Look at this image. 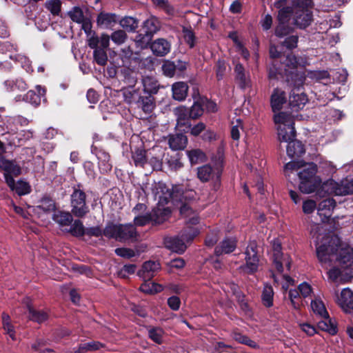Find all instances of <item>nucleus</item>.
Instances as JSON below:
<instances>
[{"label":"nucleus","instance_id":"338daca9","mask_svg":"<svg viewBox=\"0 0 353 353\" xmlns=\"http://www.w3.org/2000/svg\"><path fill=\"white\" fill-rule=\"evenodd\" d=\"M183 37L185 42L189 45L190 48H193L194 46V41L195 37L194 32L188 28H183Z\"/></svg>","mask_w":353,"mask_h":353},{"label":"nucleus","instance_id":"c03bdc74","mask_svg":"<svg viewBox=\"0 0 353 353\" xmlns=\"http://www.w3.org/2000/svg\"><path fill=\"white\" fill-rule=\"evenodd\" d=\"M145 282L140 286V290L143 292L148 294H154L161 292L163 287L161 285L152 282L150 280H144Z\"/></svg>","mask_w":353,"mask_h":353},{"label":"nucleus","instance_id":"bb28decb","mask_svg":"<svg viewBox=\"0 0 353 353\" xmlns=\"http://www.w3.org/2000/svg\"><path fill=\"white\" fill-rule=\"evenodd\" d=\"M174 115L176 117V126L190 127L189 122V110L184 106H179L174 110Z\"/></svg>","mask_w":353,"mask_h":353},{"label":"nucleus","instance_id":"4468645a","mask_svg":"<svg viewBox=\"0 0 353 353\" xmlns=\"http://www.w3.org/2000/svg\"><path fill=\"white\" fill-rule=\"evenodd\" d=\"M160 269L159 262L148 261L143 264L141 270L138 272V275L143 280H151Z\"/></svg>","mask_w":353,"mask_h":353},{"label":"nucleus","instance_id":"cd10ccee","mask_svg":"<svg viewBox=\"0 0 353 353\" xmlns=\"http://www.w3.org/2000/svg\"><path fill=\"white\" fill-rule=\"evenodd\" d=\"M336 203L332 198H329L322 201L317 208L318 214L320 216L329 217L332 215L333 210L335 208Z\"/></svg>","mask_w":353,"mask_h":353},{"label":"nucleus","instance_id":"aec40b11","mask_svg":"<svg viewBox=\"0 0 353 353\" xmlns=\"http://www.w3.org/2000/svg\"><path fill=\"white\" fill-rule=\"evenodd\" d=\"M236 247V239L234 237H227L215 248L214 253L216 256L229 254L232 252Z\"/></svg>","mask_w":353,"mask_h":353},{"label":"nucleus","instance_id":"e433bc0d","mask_svg":"<svg viewBox=\"0 0 353 353\" xmlns=\"http://www.w3.org/2000/svg\"><path fill=\"white\" fill-rule=\"evenodd\" d=\"M141 103L142 110L146 114H150L155 107L154 98L150 95L147 97H141L138 101Z\"/></svg>","mask_w":353,"mask_h":353},{"label":"nucleus","instance_id":"6e6d98bb","mask_svg":"<svg viewBox=\"0 0 353 353\" xmlns=\"http://www.w3.org/2000/svg\"><path fill=\"white\" fill-rule=\"evenodd\" d=\"M94 59L97 64L100 65H105L108 61V56L106 52L103 49H96L94 50Z\"/></svg>","mask_w":353,"mask_h":353},{"label":"nucleus","instance_id":"f3484780","mask_svg":"<svg viewBox=\"0 0 353 353\" xmlns=\"http://www.w3.org/2000/svg\"><path fill=\"white\" fill-rule=\"evenodd\" d=\"M286 2L279 0L274 2V7L279 9L278 13L279 22L288 23L291 16H294V6L292 7L284 6Z\"/></svg>","mask_w":353,"mask_h":353},{"label":"nucleus","instance_id":"69168bd1","mask_svg":"<svg viewBox=\"0 0 353 353\" xmlns=\"http://www.w3.org/2000/svg\"><path fill=\"white\" fill-rule=\"evenodd\" d=\"M243 129L242 121L236 119V124L233 125L231 129V136L234 140H239L240 138V130Z\"/></svg>","mask_w":353,"mask_h":353},{"label":"nucleus","instance_id":"37998d69","mask_svg":"<svg viewBox=\"0 0 353 353\" xmlns=\"http://www.w3.org/2000/svg\"><path fill=\"white\" fill-rule=\"evenodd\" d=\"M120 26L128 32H134L138 28V21L132 17H125L119 20Z\"/></svg>","mask_w":353,"mask_h":353},{"label":"nucleus","instance_id":"ddd939ff","mask_svg":"<svg viewBox=\"0 0 353 353\" xmlns=\"http://www.w3.org/2000/svg\"><path fill=\"white\" fill-rule=\"evenodd\" d=\"M6 182L9 188L12 191H15L18 195L28 194L31 192V187L26 181L21 179L15 182L12 176H6Z\"/></svg>","mask_w":353,"mask_h":353},{"label":"nucleus","instance_id":"f8f14e48","mask_svg":"<svg viewBox=\"0 0 353 353\" xmlns=\"http://www.w3.org/2000/svg\"><path fill=\"white\" fill-rule=\"evenodd\" d=\"M308 102L307 95L299 88H294L290 95L289 103L291 108L294 110H301Z\"/></svg>","mask_w":353,"mask_h":353},{"label":"nucleus","instance_id":"7c9ffc66","mask_svg":"<svg viewBox=\"0 0 353 353\" xmlns=\"http://www.w3.org/2000/svg\"><path fill=\"white\" fill-rule=\"evenodd\" d=\"M142 83L144 92L150 95L157 93L159 84L155 78L150 76L144 77L142 79Z\"/></svg>","mask_w":353,"mask_h":353},{"label":"nucleus","instance_id":"423d86ee","mask_svg":"<svg viewBox=\"0 0 353 353\" xmlns=\"http://www.w3.org/2000/svg\"><path fill=\"white\" fill-rule=\"evenodd\" d=\"M199 234V230L192 227L185 228L179 236L165 239V246L172 252L182 254L187 248V243L191 242Z\"/></svg>","mask_w":353,"mask_h":353},{"label":"nucleus","instance_id":"0e129e2a","mask_svg":"<svg viewBox=\"0 0 353 353\" xmlns=\"http://www.w3.org/2000/svg\"><path fill=\"white\" fill-rule=\"evenodd\" d=\"M299 41V37L296 35H292L287 37L282 45L289 50H292L296 48L297 47V43Z\"/></svg>","mask_w":353,"mask_h":353},{"label":"nucleus","instance_id":"bf43d9fd","mask_svg":"<svg viewBox=\"0 0 353 353\" xmlns=\"http://www.w3.org/2000/svg\"><path fill=\"white\" fill-rule=\"evenodd\" d=\"M163 334V330L159 327H152L148 331L149 337L153 341L159 344L162 343Z\"/></svg>","mask_w":353,"mask_h":353},{"label":"nucleus","instance_id":"49530a36","mask_svg":"<svg viewBox=\"0 0 353 353\" xmlns=\"http://www.w3.org/2000/svg\"><path fill=\"white\" fill-rule=\"evenodd\" d=\"M38 210H42L44 213L48 214L53 212L55 210V203L53 200L49 198H44L40 201V204L37 207Z\"/></svg>","mask_w":353,"mask_h":353},{"label":"nucleus","instance_id":"2f4dec72","mask_svg":"<svg viewBox=\"0 0 353 353\" xmlns=\"http://www.w3.org/2000/svg\"><path fill=\"white\" fill-rule=\"evenodd\" d=\"M96 156L99 161V167L103 172H107L112 169L110 155L104 150H99L97 152Z\"/></svg>","mask_w":353,"mask_h":353},{"label":"nucleus","instance_id":"774afa93","mask_svg":"<svg viewBox=\"0 0 353 353\" xmlns=\"http://www.w3.org/2000/svg\"><path fill=\"white\" fill-rule=\"evenodd\" d=\"M150 221H152V214H144L134 218V222L136 225L143 226L148 224Z\"/></svg>","mask_w":353,"mask_h":353},{"label":"nucleus","instance_id":"4d7b16f0","mask_svg":"<svg viewBox=\"0 0 353 353\" xmlns=\"http://www.w3.org/2000/svg\"><path fill=\"white\" fill-rule=\"evenodd\" d=\"M115 253L121 257L130 259L136 256H139L140 254V252L137 250H134L130 248H117L115 250Z\"/></svg>","mask_w":353,"mask_h":353},{"label":"nucleus","instance_id":"8fccbe9b","mask_svg":"<svg viewBox=\"0 0 353 353\" xmlns=\"http://www.w3.org/2000/svg\"><path fill=\"white\" fill-rule=\"evenodd\" d=\"M305 163L302 161H290L285 164L284 172L286 176L290 177L291 174L303 168Z\"/></svg>","mask_w":353,"mask_h":353},{"label":"nucleus","instance_id":"5701e85b","mask_svg":"<svg viewBox=\"0 0 353 353\" xmlns=\"http://www.w3.org/2000/svg\"><path fill=\"white\" fill-rule=\"evenodd\" d=\"M270 102L271 107L274 112L281 110L283 104L286 102L285 92L279 88L274 89L271 95Z\"/></svg>","mask_w":353,"mask_h":353},{"label":"nucleus","instance_id":"20e7f679","mask_svg":"<svg viewBox=\"0 0 353 353\" xmlns=\"http://www.w3.org/2000/svg\"><path fill=\"white\" fill-rule=\"evenodd\" d=\"M312 0H294L293 24L299 29H305L313 21Z\"/></svg>","mask_w":353,"mask_h":353},{"label":"nucleus","instance_id":"c85d7f7f","mask_svg":"<svg viewBox=\"0 0 353 353\" xmlns=\"http://www.w3.org/2000/svg\"><path fill=\"white\" fill-rule=\"evenodd\" d=\"M172 90L174 99L180 101L184 100L187 97L188 86L184 82H176L172 85Z\"/></svg>","mask_w":353,"mask_h":353},{"label":"nucleus","instance_id":"dca6fc26","mask_svg":"<svg viewBox=\"0 0 353 353\" xmlns=\"http://www.w3.org/2000/svg\"><path fill=\"white\" fill-rule=\"evenodd\" d=\"M36 90L37 93L34 90H29L23 95V100L35 106L39 105L41 103V100L46 101L44 98L46 90L41 85H37Z\"/></svg>","mask_w":353,"mask_h":353},{"label":"nucleus","instance_id":"72a5a7b5","mask_svg":"<svg viewBox=\"0 0 353 353\" xmlns=\"http://www.w3.org/2000/svg\"><path fill=\"white\" fill-rule=\"evenodd\" d=\"M236 79L238 81L239 85L242 88H245L249 85V77L245 74L243 66L241 63H236L234 68Z\"/></svg>","mask_w":353,"mask_h":353},{"label":"nucleus","instance_id":"f03ea898","mask_svg":"<svg viewBox=\"0 0 353 353\" xmlns=\"http://www.w3.org/2000/svg\"><path fill=\"white\" fill-rule=\"evenodd\" d=\"M325 231L319 224H314L311 231L315 239L316 256L322 265H330V262L336 260L343 268L352 267L353 247Z\"/></svg>","mask_w":353,"mask_h":353},{"label":"nucleus","instance_id":"b1692460","mask_svg":"<svg viewBox=\"0 0 353 353\" xmlns=\"http://www.w3.org/2000/svg\"><path fill=\"white\" fill-rule=\"evenodd\" d=\"M3 85L7 92H23L28 89L27 83L21 78L6 80Z\"/></svg>","mask_w":353,"mask_h":353},{"label":"nucleus","instance_id":"052dcab7","mask_svg":"<svg viewBox=\"0 0 353 353\" xmlns=\"http://www.w3.org/2000/svg\"><path fill=\"white\" fill-rule=\"evenodd\" d=\"M69 16L73 21L78 23L83 22L85 19L83 11L78 7H74L71 11H70Z\"/></svg>","mask_w":353,"mask_h":353},{"label":"nucleus","instance_id":"3c124183","mask_svg":"<svg viewBox=\"0 0 353 353\" xmlns=\"http://www.w3.org/2000/svg\"><path fill=\"white\" fill-rule=\"evenodd\" d=\"M45 7L53 15H59L61 12V1L60 0H48L45 3Z\"/></svg>","mask_w":353,"mask_h":353},{"label":"nucleus","instance_id":"0eeeda50","mask_svg":"<svg viewBox=\"0 0 353 353\" xmlns=\"http://www.w3.org/2000/svg\"><path fill=\"white\" fill-rule=\"evenodd\" d=\"M274 121L277 126L278 138L281 142L288 143L295 139L294 121L290 114L279 112L274 115Z\"/></svg>","mask_w":353,"mask_h":353},{"label":"nucleus","instance_id":"de8ad7c7","mask_svg":"<svg viewBox=\"0 0 353 353\" xmlns=\"http://www.w3.org/2000/svg\"><path fill=\"white\" fill-rule=\"evenodd\" d=\"M3 327L6 334L12 339L15 340V332L13 325L10 323V318L8 314L3 313L2 314Z\"/></svg>","mask_w":353,"mask_h":353},{"label":"nucleus","instance_id":"5fc2aeb1","mask_svg":"<svg viewBox=\"0 0 353 353\" xmlns=\"http://www.w3.org/2000/svg\"><path fill=\"white\" fill-rule=\"evenodd\" d=\"M152 35L145 32L144 34H139L135 38L137 45L141 48L148 46L152 39Z\"/></svg>","mask_w":353,"mask_h":353},{"label":"nucleus","instance_id":"2eb2a0df","mask_svg":"<svg viewBox=\"0 0 353 353\" xmlns=\"http://www.w3.org/2000/svg\"><path fill=\"white\" fill-rule=\"evenodd\" d=\"M337 303L345 312L353 311V292L348 288L343 289L337 299Z\"/></svg>","mask_w":353,"mask_h":353},{"label":"nucleus","instance_id":"79ce46f5","mask_svg":"<svg viewBox=\"0 0 353 353\" xmlns=\"http://www.w3.org/2000/svg\"><path fill=\"white\" fill-rule=\"evenodd\" d=\"M311 308L313 312L320 317H327L328 312L326 310L324 303L320 299H314L311 302Z\"/></svg>","mask_w":353,"mask_h":353},{"label":"nucleus","instance_id":"a211bd4d","mask_svg":"<svg viewBox=\"0 0 353 353\" xmlns=\"http://www.w3.org/2000/svg\"><path fill=\"white\" fill-rule=\"evenodd\" d=\"M23 303L26 305L28 310L30 320L41 323L48 319V314L46 312L34 309L31 305V300L28 297L23 299Z\"/></svg>","mask_w":353,"mask_h":353},{"label":"nucleus","instance_id":"6e6552de","mask_svg":"<svg viewBox=\"0 0 353 353\" xmlns=\"http://www.w3.org/2000/svg\"><path fill=\"white\" fill-rule=\"evenodd\" d=\"M103 235L108 238H112L117 241L124 242L130 240H137L138 233L132 224L117 225L108 223L103 230Z\"/></svg>","mask_w":353,"mask_h":353},{"label":"nucleus","instance_id":"f257e3e1","mask_svg":"<svg viewBox=\"0 0 353 353\" xmlns=\"http://www.w3.org/2000/svg\"><path fill=\"white\" fill-rule=\"evenodd\" d=\"M154 199L157 201V206L152 210V221L160 224L168 219L171 214L170 207L165 206L170 201L174 203H180V213L190 225H196L199 223L197 213L190 205L189 202L194 200L196 192L192 190H184L180 186H174L172 191L165 183L159 182L152 188Z\"/></svg>","mask_w":353,"mask_h":353},{"label":"nucleus","instance_id":"39448f33","mask_svg":"<svg viewBox=\"0 0 353 353\" xmlns=\"http://www.w3.org/2000/svg\"><path fill=\"white\" fill-rule=\"evenodd\" d=\"M353 194V179L345 178L339 182L329 179L321 186L318 195L323 197L326 195L345 196Z\"/></svg>","mask_w":353,"mask_h":353},{"label":"nucleus","instance_id":"c9c22d12","mask_svg":"<svg viewBox=\"0 0 353 353\" xmlns=\"http://www.w3.org/2000/svg\"><path fill=\"white\" fill-rule=\"evenodd\" d=\"M192 164H197L206 161L205 154L200 149H194L186 152Z\"/></svg>","mask_w":353,"mask_h":353},{"label":"nucleus","instance_id":"6ab92c4d","mask_svg":"<svg viewBox=\"0 0 353 353\" xmlns=\"http://www.w3.org/2000/svg\"><path fill=\"white\" fill-rule=\"evenodd\" d=\"M151 50L156 56L163 57L170 52V43L165 39H157L150 45Z\"/></svg>","mask_w":353,"mask_h":353},{"label":"nucleus","instance_id":"9b49d317","mask_svg":"<svg viewBox=\"0 0 353 353\" xmlns=\"http://www.w3.org/2000/svg\"><path fill=\"white\" fill-rule=\"evenodd\" d=\"M245 263L240 268L248 274L256 272L259 268V259L257 254L256 245L254 242L249 243L245 251Z\"/></svg>","mask_w":353,"mask_h":353},{"label":"nucleus","instance_id":"4be33fe9","mask_svg":"<svg viewBox=\"0 0 353 353\" xmlns=\"http://www.w3.org/2000/svg\"><path fill=\"white\" fill-rule=\"evenodd\" d=\"M97 21L99 26L111 29L119 21V18L115 14L101 12L98 15Z\"/></svg>","mask_w":353,"mask_h":353},{"label":"nucleus","instance_id":"603ef678","mask_svg":"<svg viewBox=\"0 0 353 353\" xmlns=\"http://www.w3.org/2000/svg\"><path fill=\"white\" fill-rule=\"evenodd\" d=\"M292 30V28L288 26V23L279 22L275 28L274 33L276 37L282 38L289 34Z\"/></svg>","mask_w":353,"mask_h":353},{"label":"nucleus","instance_id":"c756f323","mask_svg":"<svg viewBox=\"0 0 353 353\" xmlns=\"http://www.w3.org/2000/svg\"><path fill=\"white\" fill-rule=\"evenodd\" d=\"M304 153L305 148L301 141L293 139L288 143L287 154L290 157H299Z\"/></svg>","mask_w":353,"mask_h":353},{"label":"nucleus","instance_id":"393cba45","mask_svg":"<svg viewBox=\"0 0 353 353\" xmlns=\"http://www.w3.org/2000/svg\"><path fill=\"white\" fill-rule=\"evenodd\" d=\"M0 168L5 171L4 178L6 176H18L21 174V167L14 162L0 159Z\"/></svg>","mask_w":353,"mask_h":353},{"label":"nucleus","instance_id":"7ed1b4c3","mask_svg":"<svg viewBox=\"0 0 353 353\" xmlns=\"http://www.w3.org/2000/svg\"><path fill=\"white\" fill-rule=\"evenodd\" d=\"M305 166L298 172L300 180L299 189L305 194H310L321 190V179L316 175L317 166L314 163H305Z\"/></svg>","mask_w":353,"mask_h":353},{"label":"nucleus","instance_id":"412c9836","mask_svg":"<svg viewBox=\"0 0 353 353\" xmlns=\"http://www.w3.org/2000/svg\"><path fill=\"white\" fill-rule=\"evenodd\" d=\"M52 219L63 232L73 221L72 215L69 212L58 211L53 214Z\"/></svg>","mask_w":353,"mask_h":353},{"label":"nucleus","instance_id":"a878e982","mask_svg":"<svg viewBox=\"0 0 353 353\" xmlns=\"http://www.w3.org/2000/svg\"><path fill=\"white\" fill-rule=\"evenodd\" d=\"M168 143L172 150H181L186 147L188 139L183 134H172L169 137Z\"/></svg>","mask_w":353,"mask_h":353},{"label":"nucleus","instance_id":"ea45409f","mask_svg":"<svg viewBox=\"0 0 353 353\" xmlns=\"http://www.w3.org/2000/svg\"><path fill=\"white\" fill-rule=\"evenodd\" d=\"M160 28L159 20L155 17H150L145 21L143 24L144 32L153 36Z\"/></svg>","mask_w":353,"mask_h":353},{"label":"nucleus","instance_id":"13d9d810","mask_svg":"<svg viewBox=\"0 0 353 353\" xmlns=\"http://www.w3.org/2000/svg\"><path fill=\"white\" fill-rule=\"evenodd\" d=\"M17 51V45L10 43V41H0V53L13 54L14 52Z\"/></svg>","mask_w":353,"mask_h":353},{"label":"nucleus","instance_id":"a19ab883","mask_svg":"<svg viewBox=\"0 0 353 353\" xmlns=\"http://www.w3.org/2000/svg\"><path fill=\"white\" fill-rule=\"evenodd\" d=\"M273 296L274 291L272 287L268 284L265 285L261 295L263 305L268 307L272 306Z\"/></svg>","mask_w":353,"mask_h":353},{"label":"nucleus","instance_id":"e2e57ef3","mask_svg":"<svg viewBox=\"0 0 353 353\" xmlns=\"http://www.w3.org/2000/svg\"><path fill=\"white\" fill-rule=\"evenodd\" d=\"M203 112V108L201 105L199 103H194L191 107L190 110H189V117L191 119H197L200 116L202 115Z\"/></svg>","mask_w":353,"mask_h":353},{"label":"nucleus","instance_id":"473e14b6","mask_svg":"<svg viewBox=\"0 0 353 353\" xmlns=\"http://www.w3.org/2000/svg\"><path fill=\"white\" fill-rule=\"evenodd\" d=\"M64 232L71 234L76 237H81L85 234V228L81 221L76 219L72 221L70 228L64 230Z\"/></svg>","mask_w":353,"mask_h":353},{"label":"nucleus","instance_id":"9d476101","mask_svg":"<svg viewBox=\"0 0 353 353\" xmlns=\"http://www.w3.org/2000/svg\"><path fill=\"white\" fill-rule=\"evenodd\" d=\"M281 243L279 239H275L272 241V249L270 252V257L279 273L283 272V265L285 263L288 270L290 268L291 260L288 256H284L282 252Z\"/></svg>","mask_w":353,"mask_h":353},{"label":"nucleus","instance_id":"4c0bfd02","mask_svg":"<svg viewBox=\"0 0 353 353\" xmlns=\"http://www.w3.org/2000/svg\"><path fill=\"white\" fill-rule=\"evenodd\" d=\"M9 57L11 60L18 62L21 64V67L27 72H32L33 69L31 65V62L29 59L21 54H10Z\"/></svg>","mask_w":353,"mask_h":353},{"label":"nucleus","instance_id":"a18cd8bd","mask_svg":"<svg viewBox=\"0 0 353 353\" xmlns=\"http://www.w3.org/2000/svg\"><path fill=\"white\" fill-rule=\"evenodd\" d=\"M321 318L323 319L319 322V327L321 330L326 331L332 335L336 334L337 327L334 323L331 322V320L329 319V316L327 317Z\"/></svg>","mask_w":353,"mask_h":353},{"label":"nucleus","instance_id":"1a4fd4ad","mask_svg":"<svg viewBox=\"0 0 353 353\" xmlns=\"http://www.w3.org/2000/svg\"><path fill=\"white\" fill-rule=\"evenodd\" d=\"M85 193L80 189H74L71 194V213L76 217L82 218L89 212L86 205Z\"/></svg>","mask_w":353,"mask_h":353},{"label":"nucleus","instance_id":"680f3d73","mask_svg":"<svg viewBox=\"0 0 353 353\" xmlns=\"http://www.w3.org/2000/svg\"><path fill=\"white\" fill-rule=\"evenodd\" d=\"M162 70L165 76L172 77L174 75L176 66L173 62L166 61L162 65Z\"/></svg>","mask_w":353,"mask_h":353},{"label":"nucleus","instance_id":"f704fd0d","mask_svg":"<svg viewBox=\"0 0 353 353\" xmlns=\"http://www.w3.org/2000/svg\"><path fill=\"white\" fill-rule=\"evenodd\" d=\"M121 91L124 101L129 104L137 102L140 98L139 90L133 87L123 88Z\"/></svg>","mask_w":353,"mask_h":353},{"label":"nucleus","instance_id":"58836bf2","mask_svg":"<svg viewBox=\"0 0 353 353\" xmlns=\"http://www.w3.org/2000/svg\"><path fill=\"white\" fill-rule=\"evenodd\" d=\"M197 176L201 181L206 182L213 178L214 173L210 165H205L198 168Z\"/></svg>","mask_w":353,"mask_h":353},{"label":"nucleus","instance_id":"864d4df0","mask_svg":"<svg viewBox=\"0 0 353 353\" xmlns=\"http://www.w3.org/2000/svg\"><path fill=\"white\" fill-rule=\"evenodd\" d=\"M110 38L115 44L119 46L125 42L128 36L125 31L119 30L113 32Z\"/></svg>","mask_w":353,"mask_h":353},{"label":"nucleus","instance_id":"09e8293b","mask_svg":"<svg viewBox=\"0 0 353 353\" xmlns=\"http://www.w3.org/2000/svg\"><path fill=\"white\" fill-rule=\"evenodd\" d=\"M289 299L294 309H299L302 304L301 294L298 290H290L288 292Z\"/></svg>","mask_w":353,"mask_h":353}]
</instances>
